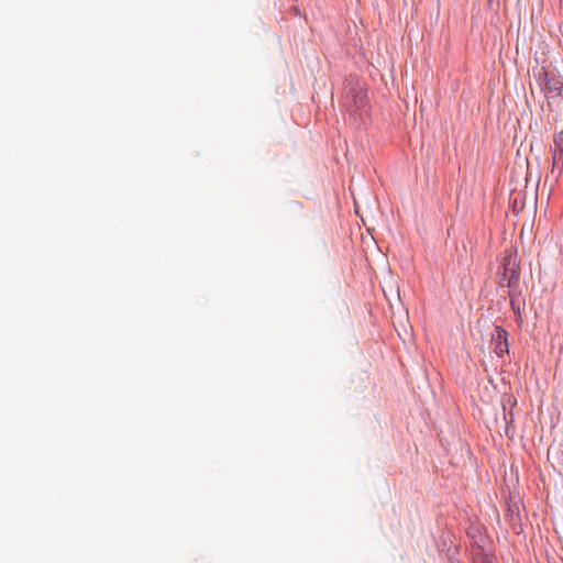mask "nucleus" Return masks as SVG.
<instances>
[{
  "label": "nucleus",
  "instance_id": "1",
  "mask_svg": "<svg viewBox=\"0 0 563 563\" xmlns=\"http://www.w3.org/2000/svg\"><path fill=\"white\" fill-rule=\"evenodd\" d=\"M344 110L355 120H363V114L369 108L367 88L360 77L350 75L344 80V93L341 98Z\"/></svg>",
  "mask_w": 563,
  "mask_h": 563
},
{
  "label": "nucleus",
  "instance_id": "2",
  "mask_svg": "<svg viewBox=\"0 0 563 563\" xmlns=\"http://www.w3.org/2000/svg\"><path fill=\"white\" fill-rule=\"evenodd\" d=\"M509 333L501 325H495L492 332L490 344L493 351L498 357H504L505 354L509 353Z\"/></svg>",
  "mask_w": 563,
  "mask_h": 563
},
{
  "label": "nucleus",
  "instance_id": "3",
  "mask_svg": "<svg viewBox=\"0 0 563 563\" xmlns=\"http://www.w3.org/2000/svg\"><path fill=\"white\" fill-rule=\"evenodd\" d=\"M517 249L515 247L511 252H505L499 269L503 272V276L508 279L512 278L517 274V279H520L521 267L520 261L517 260Z\"/></svg>",
  "mask_w": 563,
  "mask_h": 563
},
{
  "label": "nucleus",
  "instance_id": "4",
  "mask_svg": "<svg viewBox=\"0 0 563 563\" xmlns=\"http://www.w3.org/2000/svg\"><path fill=\"white\" fill-rule=\"evenodd\" d=\"M509 526L514 533L520 534L522 532L521 517H520V505L519 503L508 504L506 515Z\"/></svg>",
  "mask_w": 563,
  "mask_h": 563
},
{
  "label": "nucleus",
  "instance_id": "5",
  "mask_svg": "<svg viewBox=\"0 0 563 563\" xmlns=\"http://www.w3.org/2000/svg\"><path fill=\"white\" fill-rule=\"evenodd\" d=\"M542 92L544 93L545 98H549L548 95H551V97H561L563 99V81L561 80L560 76L553 74L548 81V85L543 88Z\"/></svg>",
  "mask_w": 563,
  "mask_h": 563
},
{
  "label": "nucleus",
  "instance_id": "6",
  "mask_svg": "<svg viewBox=\"0 0 563 563\" xmlns=\"http://www.w3.org/2000/svg\"><path fill=\"white\" fill-rule=\"evenodd\" d=\"M533 77L537 81V84L540 87V90L542 91L543 88L548 85V81L550 80L551 76L554 74L553 71H550L545 66H534L532 68Z\"/></svg>",
  "mask_w": 563,
  "mask_h": 563
},
{
  "label": "nucleus",
  "instance_id": "7",
  "mask_svg": "<svg viewBox=\"0 0 563 563\" xmlns=\"http://www.w3.org/2000/svg\"><path fill=\"white\" fill-rule=\"evenodd\" d=\"M553 143L559 148L558 152H559L560 158L562 159V164L560 166L558 165L556 150H554L552 152V158H553L552 173H554L555 168L558 167V169H559L558 174L560 175L562 172V168H563V130L561 132L554 134Z\"/></svg>",
  "mask_w": 563,
  "mask_h": 563
},
{
  "label": "nucleus",
  "instance_id": "8",
  "mask_svg": "<svg viewBox=\"0 0 563 563\" xmlns=\"http://www.w3.org/2000/svg\"><path fill=\"white\" fill-rule=\"evenodd\" d=\"M506 287L509 288V290H508L509 299H519L520 298V296L522 294V289L520 287V279H517V274L515 276L512 275V278L507 280Z\"/></svg>",
  "mask_w": 563,
  "mask_h": 563
},
{
  "label": "nucleus",
  "instance_id": "9",
  "mask_svg": "<svg viewBox=\"0 0 563 563\" xmlns=\"http://www.w3.org/2000/svg\"><path fill=\"white\" fill-rule=\"evenodd\" d=\"M518 401L514 394L504 393L501 397L503 411L514 410Z\"/></svg>",
  "mask_w": 563,
  "mask_h": 563
},
{
  "label": "nucleus",
  "instance_id": "10",
  "mask_svg": "<svg viewBox=\"0 0 563 563\" xmlns=\"http://www.w3.org/2000/svg\"><path fill=\"white\" fill-rule=\"evenodd\" d=\"M509 305H510V309L512 310L515 317H516V322L519 327L522 325L523 323V320H522V316H521V303H520V299H509Z\"/></svg>",
  "mask_w": 563,
  "mask_h": 563
},
{
  "label": "nucleus",
  "instance_id": "11",
  "mask_svg": "<svg viewBox=\"0 0 563 563\" xmlns=\"http://www.w3.org/2000/svg\"><path fill=\"white\" fill-rule=\"evenodd\" d=\"M289 212L292 216H300L303 210V203L299 200H292L289 202Z\"/></svg>",
  "mask_w": 563,
  "mask_h": 563
},
{
  "label": "nucleus",
  "instance_id": "12",
  "mask_svg": "<svg viewBox=\"0 0 563 563\" xmlns=\"http://www.w3.org/2000/svg\"><path fill=\"white\" fill-rule=\"evenodd\" d=\"M504 420H505L506 424H508V430H514L515 429V426H514V421H515L514 410L504 411Z\"/></svg>",
  "mask_w": 563,
  "mask_h": 563
},
{
  "label": "nucleus",
  "instance_id": "13",
  "mask_svg": "<svg viewBox=\"0 0 563 563\" xmlns=\"http://www.w3.org/2000/svg\"><path fill=\"white\" fill-rule=\"evenodd\" d=\"M486 9L488 11L497 13L499 11V9H500V0H487L486 1Z\"/></svg>",
  "mask_w": 563,
  "mask_h": 563
},
{
  "label": "nucleus",
  "instance_id": "14",
  "mask_svg": "<svg viewBox=\"0 0 563 563\" xmlns=\"http://www.w3.org/2000/svg\"><path fill=\"white\" fill-rule=\"evenodd\" d=\"M482 563H496V558L490 553H482Z\"/></svg>",
  "mask_w": 563,
  "mask_h": 563
},
{
  "label": "nucleus",
  "instance_id": "15",
  "mask_svg": "<svg viewBox=\"0 0 563 563\" xmlns=\"http://www.w3.org/2000/svg\"><path fill=\"white\" fill-rule=\"evenodd\" d=\"M497 275L499 276V280H498L499 286L500 287H506V283L508 280V278L503 276V272L501 271H499L497 273Z\"/></svg>",
  "mask_w": 563,
  "mask_h": 563
},
{
  "label": "nucleus",
  "instance_id": "16",
  "mask_svg": "<svg viewBox=\"0 0 563 563\" xmlns=\"http://www.w3.org/2000/svg\"><path fill=\"white\" fill-rule=\"evenodd\" d=\"M507 437L511 438L515 433V429L514 430H508V424H506V430H505Z\"/></svg>",
  "mask_w": 563,
  "mask_h": 563
},
{
  "label": "nucleus",
  "instance_id": "17",
  "mask_svg": "<svg viewBox=\"0 0 563 563\" xmlns=\"http://www.w3.org/2000/svg\"><path fill=\"white\" fill-rule=\"evenodd\" d=\"M456 442H457L461 446H463V443H462V441H461V439H460V438H457V439H456Z\"/></svg>",
  "mask_w": 563,
  "mask_h": 563
}]
</instances>
